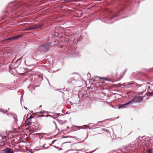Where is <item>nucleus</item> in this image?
<instances>
[{
	"label": "nucleus",
	"instance_id": "obj_23",
	"mask_svg": "<svg viewBox=\"0 0 153 153\" xmlns=\"http://www.w3.org/2000/svg\"><path fill=\"white\" fill-rule=\"evenodd\" d=\"M74 1V0H66L65 1L67 2H70Z\"/></svg>",
	"mask_w": 153,
	"mask_h": 153
},
{
	"label": "nucleus",
	"instance_id": "obj_14",
	"mask_svg": "<svg viewBox=\"0 0 153 153\" xmlns=\"http://www.w3.org/2000/svg\"><path fill=\"white\" fill-rule=\"evenodd\" d=\"M133 102H134V100L133 98L131 100L129 101L128 102H127L126 103L127 105H128L131 103Z\"/></svg>",
	"mask_w": 153,
	"mask_h": 153
},
{
	"label": "nucleus",
	"instance_id": "obj_31",
	"mask_svg": "<svg viewBox=\"0 0 153 153\" xmlns=\"http://www.w3.org/2000/svg\"><path fill=\"white\" fill-rule=\"evenodd\" d=\"M94 81H95L94 80H93V82H94Z\"/></svg>",
	"mask_w": 153,
	"mask_h": 153
},
{
	"label": "nucleus",
	"instance_id": "obj_4",
	"mask_svg": "<svg viewBox=\"0 0 153 153\" xmlns=\"http://www.w3.org/2000/svg\"><path fill=\"white\" fill-rule=\"evenodd\" d=\"M43 24L42 23L39 24H34L33 25L32 27L33 28V29H35L39 28L43 26Z\"/></svg>",
	"mask_w": 153,
	"mask_h": 153
},
{
	"label": "nucleus",
	"instance_id": "obj_25",
	"mask_svg": "<svg viewBox=\"0 0 153 153\" xmlns=\"http://www.w3.org/2000/svg\"><path fill=\"white\" fill-rule=\"evenodd\" d=\"M22 57V56L21 58H20L19 59H17V60L16 61V62H17L19 60H21V58Z\"/></svg>",
	"mask_w": 153,
	"mask_h": 153
},
{
	"label": "nucleus",
	"instance_id": "obj_3",
	"mask_svg": "<svg viewBox=\"0 0 153 153\" xmlns=\"http://www.w3.org/2000/svg\"><path fill=\"white\" fill-rule=\"evenodd\" d=\"M19 37V36H13L10 37L5 39L6 40H7L8 42H11L12 40H15Z\"/></svg>",
	"mask_w": 153,
	"mask_h": 153
},
{
	"label": "nucleus",
	"instance_id": "obj_12",
	"mask_svg": "<svg viewBox=\"0 0 153 153\" xmlns=\"http://www.w3.org/2000/svg\"><path fill=\"white\" fill-rule=\"evenodd\" d=\"M87 76L88 77V79L89 80V82H90V80H91V79L90 78V77L91 76V75L90 73H88L87 74Z\"/></svg>",
	"mask_w": 153,
	"mask_h": 153
},
{
	"label": "nucleus",
	"instance_id": "obj_11",
	"mask_svg": "<svg viewBox=\"0 0 153 153\" xmlns=\"http://www.w3.org/2000/svg\"><path fill=\"white\" fill-rule=\"evenodd\" d=\"M38 113H41L42 114H45V113L47 114L48 112L46 111H42L38 112Z\"/></svg>",
	"mask_w": 153,
	"mask_h": 153
},
{
	"label": "nucleus",
	"instance_id": "obj_26",
	"mask_svg": "<svg viewBox=\"0 0 153 153\" xmlns=\"http://www.w3.org/2000/svg\"><path fill=\"white\" fill-rule=\"evenodd\" d=\"M53 123H54V124H55V125L56 128H57V126H56V123H55L54 122H53Z\"/></svg>",
	"mask_w": 153,
	"mask_h": 153
},
{
	"label": "nucleus",
	"instance_id": "obj_15",
	"mask_svg": "<svg viewBox=\"0 0 153 153\" xmlns=\"http://www.w3.org/2000/svg\"><path fill=\"white\" fill-rule=\"evenodd\" d=\"M13 118L14 119V121L16 123V124H17V121H18L17 117L16 116H15L13 117Z\"/></svg>",
	"mask_w": 153,
	"mask_h": 153
},
{
	"label": "nucleus",
	"instance_id": "obj_5",
	"mask_svg": "<svg viewBox=\"0 0 153 153\" xmlns=\"http://www.w3.org/2000/svg\"><path fill=\"white\" fill-rule=\"evenodd\" d=\"M123 147L126 152H128L132 148V146L130 144H128L126 146H124Z\"/></svg>",
	"mask_w": 153,
	"mask_h": 153
},
{
	"label": "nucleus",
	"instance_id": "obj_22",
	"mask_svg": "<svg viewBox=\"0 0 153 153\" xmlns=\"http://www.w3.org/2000/svg\"><path fill=\"white\" fill-rule=\"evenodd\" d=\"M148 153H152V150L151 149L149 150L148 151Z\"/></svg>",
	"mask_w": 153,
	"mask_h": 153
},
{
	"label": "nucleus",
	"instance_id": "obj_9",
	"mask_svg": "<svg viewBox=\"0 0 153 153\" xmlns=\"http://www.w3.org/2000/svg\"><path fill=\"white\" fill-rule=\"evenodd\" d=\"M126 105H126V103H125L124 104L121 105H119L118 106V108H121L122 109H123V108H125L126 107Z\"/></svg>",
	"mask_w": 153,
	"mask_h": 153
},
{
	"label": "nucleus",
	"instance_id": "obj_7",
	"mask_svg": "<svg viewBox=\"0 0 153 153\" xmlns=\"http://www.w3.org/2000/svg\"><path fill=\"white\" fill-rule=\"evenodd\" d=\"M31 118V116H30V118H28L26 120V124L28 126L30 125L31 122H30V119Z\"/></svg>",
	"mask_w": 153,
	"mask_h": 153
},
{
	"label": "nucleus",
	"instance_id": "obj_16",
	"mask_svg": "<svg viewBox=\"0 0 153 153\" xmlns=\"http://www.w3.org/2000/svg\"><path fill=\"white\" fill-rule=\"evenodd\" d=\"M146 94L148 96H150L153 95H152V92H149L148 93Z\"/></svg>",
	"mask_w": 153,
	"mask_h": 153
},
{
	"label": "nucleus",
	"instance_id": "obj_19",
	"mask_svg": "<svg viewBox=\"0 0 153 153\" xmlns=\"http://www.w3.org/2000/svg\"><path fill=\"white\" fill-rule=\"evenodd\" d=\"M95 77L96 78H100L101 79H105L106 80H107V81H109V80H108L107 79H106L105 78H102L100 77H99L98 76H95Z\"/></svg>",
	"mask_w": 153,
	"mask_h": 153
},
{
	"label": "nucleus",
	"instance_id": "obj_27",
	"mask_svg": "<svg viewBox=\"0 0 153 153\" xmlns=\"http://www.w3.org/2000/svg\"><path fill=\"white\" fill-rule=\"evenodd\" d=\"M127 71V69H126L125 71H124V74L125 72H126V71Z\"/></svg>",
	"mask_w": 153,
	"mask_h": 153
},
{
	"label": "nucleus",
	"instance_id": "obj_8",
	"mask_svg": "<svg viewBox=\"0 0 153 153\" xmlns=\"http://www.w3.org/2000/svg\"><path fill=\"white\" fill-rule=\"evenodd\" d=\"M119 15V12H118L116 14L114 15L112 17L110 18H107V19H106V20H111L113 18L116 17L117 16Z\"/></svg>",
	"mask_w": 153,
	"mask_h": 153
},
{
	"label": "nucleus",
	"instance_id": "obj_24",
	"mask_svg": "<svg viewBox=\"0 0 153 153\" xmlns=\"http://www.w3.org/2000/svg\"><path fill=\"white\" fill-rule=\"evenodd\" d=\"M148 90L149 91H151V90L150 89V88L149 86H148Z\"/></svg>",
	"mask_w": 153,
	"mask_h": 153
},
{
	"label": "nucleus",
	"instance_id": "obj_33",
	"mask_svg": "<svg viewBox=\"0 0 153 153\" xmlns=\"http://www.w3.org/2000/svg\"><path fill=\"white\" fill-rule=\"evenodd\" d=\"M54 147L56 148V146H54Z\"/></svg>",
	"mask_w": 153,
	"mask_h": 153
},
{
	"label": "nucleus",
	"instance_id": "obj_6",
	"mask_svg": "<svg viewBox=\"0 0 153 153\" xmlns=\"http://www.w3.org/2000/svg\"><path fill=\"white\" fill-rule=\"evenodd\" d=\"M6 153H14V152L9 148H6L3 150Z\"/></svg>",
	"mask_w": 153,
	"mask_h": 153
},
{
	"label": "nucleus",
	"instance_id": "obj_13",
	"mask_svg": "<svg viewBox=\"0 0 153 153\" xmlns=\"http://www.w3.org/2000/svg\"><path fill=\"white\" fill-rule=\"evenodd\" d=\"M133 102H134V100L133 98L131 100L129 101L128 102H127L126 103L127 105H128L131 103Z\"/></svg>",
	"mask_w": 153,
	"mask_h": 153
},
{
	"label": "nucleus",
	"instance_id": "obj_21",
	"mask_svg": "<svg viewBox=\"0 0 153 153\" xmlns=\"http://www.w3.org/2000/svg\"><path fill=\"white\" fill-rule=\"evenodd\" d=\"M86 128V126L85 125L84 126H83L80 127V128L85 129Z\"/></svg>",
	"mask_w": 153,
	"mask_h": 153
},
{
	"label": "nucleus",
	"instance_id": "obj_32",
	"mask_svg": "<svg viewBox=\"0 0 153 153\" xmlns=\"http://www.w3.org/2000/svg\"><path fill=\"white\" fill-rule=\"evenodd\" d=\"M41 107V105L40 106V107Z\"/></svg>",
	"mask_w": 153,
	"mask_h": 153
},
{
	"label": "nucleus",
	"instance_id": "obj_30",
	"mask_svg": "<svg viewBox=\"0 0 153 153\" xmlns=\"http://www.w3.org/2000/svg\"><path fill=\"white\" fill-rule=\"evenodd\" d=\"M54 142V140H53V141H52V143H53Z\"/></svg>",
	"mask_w": 153,
	"mask_h": 153
},
{
	"label": "nucleus",
	"instance_id": "obj_17",
	"mask_svg": "<svg viewBox=\"0 0 153 153\" xmlns=\"http://www.w3.org/2000/svg\"><path fill=\"white\" fill-rule=\"evenodd\" d=\"M3 137L1 136H0V143H1L3 142Z\"/></svg>",
	"mask_w": 153,
	"mask_h": 153
},
{
	"label": "nucleus",
	"instance_id": "obj_35",
	"mask_svg": "<svg viewBox=\"0 0 153 153\" xmlns=\"http://www.w3.org/2000/svg\"><path fill=\"white\" fill-rule=\"evenodd\" d=\"M68 128H69L68 127H67Z\"/></svg>",
	"mask_w": 153,
	"mask_h": 153
},
{
	"label": "nucleus",
	"instance_id": "obj_28",
	"mask_svg": "<svg viewBox=\"0 0 153 153\" xmlns=\"http://www.w3.org/2000/svg\"><path fill=\"white\" fill-rule=\"evenodd\" d=\"M86 128H87V129L88 128H89V127L87 125Z\"/></svg>",
	"mask_w": 153,
	"mask_h": 153
},
{
	"label": "nucleus",
	"instance_id": "obj_2",
	"mask_svg": "<svg viewBox=\"0 0 153 153\" xmlns=\"http://www.w3.org/2000/svg\"><path fill=\"white\" fill-rule=\"evenodd\" d=\"M143 97L140 96H135L133 98L134 102L135 103H139L143 100Z\"/></svg>",
	"mask_w": 153,
	"mask_h": 153
},
{
	"label": "nucleus",
	"instance_id": "obj_34",
	"mask_svg": "<svg viewBox=\"0 0 153 153\" xmlns=\"http://www.w3.org/2000/svg\"><path fill=\"white\" fill-rule=\"evenodd\" d=\"M59 150H62V149H60Z\"/></svg>",
	"mask_w": 153,
	"mask_h": 153
},
{
	"label": "nucleus",
	"instance_id": "obj_1",
	"mask_svg": "<svg viewBox=\"0 0 153 153\" xmlns=\"http://www.w3.org/2000/svg\"><path fill=\"white\" fill-rule=\"evenodd\" d=\"M51 45L50 43H48L45 44L43 45L39 46V50L41 52H46L49 49V47Z\"/></svg>",
	"mask_w": 153,
	"mask_h": 153
},
{
	"label": "nucleus",
	"instance_id": "obj_10",
	"mask_svg": "<svg viewBox=\"0 0 153 153\" xmlns=\"http://www.w3.org/2000/svg\"><path fill=\"white\" fill-rule=\"evenodd\" d=\"M33 30V28L31 27H28L27 28H25V29L23 30L24 31H27V30Z\"/></svg>",
	"mask_w": 153,
	"mask_h": 153
},
{
	"label": "nucleus",
	"instance_id": "obj_36",
	"mask_svg": "<svg viewBox=\"0 0 153 153\" xmlns=\"http://www.w3.org/2000/svg\"><path fill=\"white\" fill-rule=\"evenodd\" d=\"M152 85H153V83L152 84Z\"/></svg>",
	"mask_w": 153,
	"mask_h": 153
},
{
	"label": "nucleus",
	"instance_id": "obj_20",
	"mask_svg": "<svg viewBox=\"0 0 153 153\" xmlns=\"http://www.w3.org/2000/svg\"><path fill=\"white\" fill-rule=\"evenodd\" d=\"M102 130L103 131H106L107 133H109V131L108 130L106 129L105 128H102Z\"/></svg>",
	"mask_w": 153,
	"mask_h": 153
},
{
	"label": "nucleus",
	"instance_id": "obj_29",
	"mask_svg": "<svg viewBox=\"0 0 153 153\" xmlns=\"http://www.w3.org/2000/svg\"><path fill=\"white\" fill-rule=\"evenodd\" d=\"M24 108H25L26 109H27V108H26V107H24Z\"/></svg>",
	"mask_w": 153,
	"mask_h": 153
},
{
	"label": "nucleus",
	"instance_id": "obj_18",
	"mask_svg": "<svg viewBox=\"0 0 153 153\" xmlns=\"http://www.w3.org/2000/svg\"><path fill=\"white\" fill-rule=\"evenodd\" d=\"M0 111L3 113H6L7 111V110H5L4 109H0Z\"/></svg>",
	"mask_w": 153,
	"mask_h": 153
}]
</instances>
